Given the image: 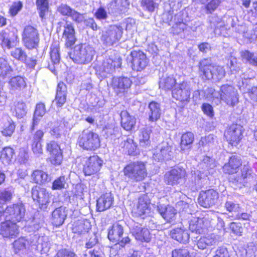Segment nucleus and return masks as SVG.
<instances>
[{"label": "nucleus", "mask_w": 257, "mask_h": 257, "mask_svg": "<svg viewBox=\"0 0 257 257\" xmlns=\"http://www.w3.org/2000/svg\"><path fill=\"white\" fill-rule=\"evenodd\" d=\"M121 59L119 58H116L114 60L111 58L105 59L102 63L101 69L103 73L106 74H111L115 69V68H119L121 64Z\"/></svg>", "instance_id": "nucleus-26"}, {"label": "nucleus", "mask_w": 257, "mask_h": 257, "mask_svg": "<svg viewBox=\"0 0 257 257\" xmlns=\"http://www.w3.org/2000/svg\"><path fill=\"white\" fill-rule=\"evenodd\" d=\"M25 213V206L22 202L10 204L5 208V219L19 222L24 218Z\"/></svg>", "instance_id": "nucleus-6"}, {"label": "nucleus", "mask_w": 257, "mask_h": 257, "mask_svg": "<svg viewBox=\"0 0 257 257\" xmlns=\"http://www.w3.org/2000/svg\"><path fill=\"white\" fill-rule=\"evenodd\" d=\"M172 96L180 101H189L190 88L187 82L183 81L176 85L172 90Z\"/></svg>", "instance_id": "nucleus-14"}, {"label": "nucleus", "mask_w": 257, "mask_h": 257, "mask_svg": "<svg viewBox=\"0 0 257 257\" xmlns=\"http://www.w3.org/2000/svg\"><path fill=\"white\" fill-rule=\"evenodd\" d=\"M170 236L177 241L186 243L189 241L190 236L188 231L184 227H175L170 231Z\"/></svg>", "instance_id": "nucleus-25"}, {"label": "nucleus", "mask_w": 257, "mask_h": 257, "mask_svg": "<svg viewBox=\"0 0 257 257\" xmlns=\"http://www.w3.org/2000/svg\"><path fill=\"white\" fill-rule=\"evenodd\" d=\"M84 25L88 27L93 31H97L98 29V26L95 23L94 20L92 18H84V21L83 22Z\"/></svg>", "instance_id": "nucleus-64"}, {"label": "nucleus", "mask_w": 257, "mask_h": 257, "mask_svg": "<svg viewBox=\"0 0 257 257\" xmlns=\"http://www.w3.org/2000/svg\"><path fill=\"white\" fill-rule=\"evenodd\" d=\"M123 148L129 155L135 156L138 154L137 145L133 139H127L124 141Z\"/></svg>", "instance_id": "nucleus-47"}, {"label": "nucleus", "mask_w": 257, "mask_h": 257, "mask_svg": "<svg viewBox=\"0 0 257 257\" xmlns=\"http://www.w3.org/2000/svg\"><path fill=\"white\" fill-rule=\"evenodd\" d=\"M103 161L96 155L90 156L84 165L83 172L85 175H91L99 171Z\"/></svg>", "instance_id": "nucleus-17"}, {"label": "nucleus", "mask_w": 257, "mask_h": 257, "mask_svg": "<svg viewBox=\"0 0 257 257\" xmlns=\"http://www.w3.org/2000/svg\"><path fill=\"white\" fill-rule=\"evenodd\" d=\"M73 10L69 6L63 4L58 6L57 8V11L58 13L63 16L67 17H70Z\"/></svg>", "instance_id": "nucleus-55"}, {"label": "nucleus", "mask_w": 257, "mask_h": 257, "mask_svg": "<svg viewBox=\"0 0 257 257\" xmlns=\"http://www.w3.org/2000/svg\"><path fill=\"white\" fill-rule=\"evenodd\" d=\"M225 207L226 208L227 211L233 212L232 215L233 214H235L236 213L238 212L240 209L238 204H235L231 201H226V202L225 204Z\"/></svg>", "instance_id": "nucleus-61"}, {"label": "nucleus", "mask_w": 257, "mask_h": 257, "mask_svg": "<svg viewBox=\"0 0 257 257\" xmlns=\"http://www.w3.org/2000/svg\"><path fill=\"white\" fill-rule=\"evenodd\" d=\"M46 151L50 154V161L54 165H59L63 160L62 151L60 146L54 141H51L46 144Z\"/></svg>", "instance_id": "nucleus-13"}, {"label": "nucleus", "mask_w": 257, "mask_h": 257, "mask_svg": "<svg viewBox=\"0 0 257 257\" xmlns=\"http://www.w3.org/2000/svg\"><path fill=\"white\" fill-rule=\"evenodd\" d=\"M69 17L76 23L81 24L84 21L85 17V14H81L74 9Z\"/></svg>", "instance_id": "nucleus-58"}, {"label": "nucleus", "mask_w": 257, "mask_h": 257, "mask_svg": "<svg viewBox=\"0 0 257 257\" xmlns=\"http://www.w3.org/2000/svg\"><path fill=\"white\" fill-rule=\"evenodd\" d=\"M7 121L4 124L2 133L5 136H11L14 132L15 125L11 118L7 117Z\"/></svg>", "instance_id": "nucleus-48"}, {"label": "nucleus", "mask_w": 257, "mask_h": 257, "mask_svg": "<svg viewBox=\"0 0 257 257\" xmlns=\"http://www.w3.org/2000/svg\"><path fill=\"white\" fill-rule=\"evenodd\" d=\"M212 73L213 75L212 79L219 80L222 79L225 76V71L223 67L214 65Z\"/></svg>", "instance_id": "nucleus-53"}, {"label": "nucleus", "mask_w": 257, "mask_h": 257, "mask_svg": "<svg viewBox=\"0 0 257 257\" xmlns=\"http://www.w3.org/2000/svg\"><path fill=\"white\" fill-rule=\"evenodd\" d=\"M11 55L16 59L26 63L28 56L26 52L22 48H15L11 52Z\"/></svg>", "instance_id": "nucleus-46"}, {"label": "nucleus", "mask_w": 257, "mask_h": 257, "mask_svg": "<svg viewBox=\"0 0 257 257\" xmlns=\"http://www.w3.org/2000/svg\"><path fill=\"white\" fill-rule=\"evenodd\" d=\"M123 28L119 26H110L102 32L101 41L106 46H111L118 42L122 37Z\"/></svg>", "instance_id": "nucleus-5"}, {"label": "nucleus", "mask_w": 257, "mask_h": 257, "mask_svg": "<svg viewBox=\"0 0 257 257\" xmlns=\"http://www.w3.org/2000/svg\"><path fill=\"white\" fill-rule=\"evenodd\" d=\"M131 84L132 81L127 77H113L112 79V87L117 95L125 92Z\"/></svg>", "instance_id": "nucleus-19"}, {"label": "nucleus", "mask_w": 257, "mask_h": 257, "mask_svg": "<svg viewBox=\"0 0 257 257\" xmlns=\"http://www.w3.org/2000/svg\"><path fill=\"white\" fill-rule=\"evenodd\" d=\"M9 88L13 91H20L26 86V83L24 78L17 76L13 77L9 81Z\"/></svg>", "instance_id": "nucleus-37"}, {"label": "nucleus", "mask_w": 257, "mask_h": 257, "mask_svg": "<svg viewBox=\"0 0 257 257\" xmlns=\"http://www.w3.org/2000/svg\"><path fill=\"white\" fill-rule=\"evenodd\" d=\"M14 150L10 147H6L1 152V159L4 163L9 164L14 156Z\"/></svg>", "instance_id": "nucleus-45"}, {"label": "nucleus", "mask_w": 257, "mask_h": 257, "mask_svg": "<svg viewBox=\"0 0 257 257\" xmlns=\"http://www.w3.org/2000/svg\"><path fill=\"white\" fill-rule=\"evenodd\" d=\"M77 143L81 148L86 150H95L100 145L98 134L88 130L82 132L79 136Z\"/></svg>", "instance_id": "nucleus-4"}, {"label": "nucleus", "mask_w": 257, "mask_h": 257, "mask_svg": "<svg viewBox=\"0 0 257 257\" xmlns=\"http://www.w3.org/2000/svg\"><path fill=\"white\" fill-rule=\"evenodd\" d=\"M152 132L151 127L143 128L141 131L139 136L140 145L141 146L146 148L151 144L150 135Z\"/></svg>", "instance_id": "nucleus-39"}, {"label": "nucleus", "mask_w": 257, "mask_h": 257, "mask_svg": "<svg viewBox=\"0 0 257 257\" xmlns=\"http://www.w3.org/2000/svg\"><path fill=\"white\" fill-rule=\"evenodd\" d=\"M218 197V192L213 189L201 191L198 197V203L203 207H210L217 203Z\"/></svg>", "instance_id": "nucleus-12"}, {"label": "nucleus", "mask_w": 257, "mask_h": 257, "mask_svg": "<svg viewBox=\"0 0 257 257\" xmlns=\"http://www.w3.org/2000/svg\"><path fill=\"white\" fill-rule=\"evenodd\" d=\"M39 40V34L36 28L30 25L25 27L22 34V41L26 47L29 49L36 48Z\"/></svg>", "instance_id": "nucleus-7"}, {"label": "nucleus", "mask_w": 257, "mask_h": 257, "mask_svg": "<svg viewBox=\"0 0 257 257\" xmlns=\"http://www.w3.org/2000/svg\"><path fill=\"white\" fill-rule=\"evenodd\" d=\"M157 211L165 220L169 222L174 220L177 213L173 207L170 205L166 206L164 204L158 205Z\"/></svg>", "instance_id": "nucleus-23"}, {"label": "nucleus", "mask_w": 257, "mask_h": 257, "mask_svg": "<svg viewBox=\"0 0 257 257\" xmlns=\"http://www.w3.org/2000/svg\"><path fill=\"white\" fill-rule=\"evenodd\" d=\"M254 175L250 167L248 164L244 165L241 169V175L236 179V181L244 185L245 183L253 180Z\"/></svg>", "instance_id": "nucleus-36"}, {"label": "nucleus", "mask_w": 257, "mask_h": 257, "mask_svg": "<svg viewBox=\"0 0 257 257\" xmlns=\"http://www.w3.org/2000/svg\"><path fill=\"white\" fill-rule=\"evenodd\" d=\"M67 86L63 82L57 85L56 94L54 101L57 107H61L66 102L67 96Z\"/></svg>", "instance_id": "nucleus-29"}, {"label": "nucleus", "mask_w": 257, "mask_h": 257, "mask_svg": "<svg viewBox=\"0 0 257 257\" xmlns=\"http://www.w3.org/2000/svg\"><path fill=\"white\" fill-rule=\"evenodd\" d=\"M194 140V135L191 132H187L181 137L180 148L184 153L188 154L192 148V144Z\"/></svg>", "instance_id": "nucleus-34"}, {"label": "nucleus", "mask_w": 257, "mask_h": 257, "mask_svg": "<svg viewBox=\"0 0 257 257\" xmlns=\"http://www.w3.org/2000/svg\"><path fill=\"white\" fill-rule=\"evenodd\" d=\"M225 137L232 146H237L242 138V127L237 124H232L225 133Z\"/></svg>", "instance_id": "nucleus-11"}, {"label": "nucleus", "mask_w": 257, "mask_h": 257, "mask_svg": "<svg viewBox=\"0 0 257 257\" xmlns=\"http://www.w3.org/2000/svg\"><path fill=\"white\" fill-rule=\"evenodd\" d=\"M31 195L34 201L38 203L41 209H47L50 203V194L45 188L34 187L31 190Z\"/></svg>", "instance_id": "nucleus-10"}, {"label": "nucleus", "mask_w": 257, "mask_h": 257, "mask_svg": "<svg viewBox=\"0 0 257 257\" xmlns=\"http://www.w3.org/2000/svg\"><path fill=\"white\" fill-rule=\"evenodd\" d=\"M240 55L246 63H248L253 66H257V56H255L253 53L245 50L240 52Z\"/></svg>", "instance_id": "nucleus-44"}, {"label": "nucleus", "mask_w": 257, "mask_h": 257, "mask_svg": "<svg viewBox=\"0 0 257 257\" xmlns=\"http://www.w3.org/2000/svg\"><path fill=\"white\" fill-rule=\"evenodd\" d=\"M113 202L114 198L111 192L102 194L97 200V210L101 212L110 208Z\"/></svg>", "instance_id": "nucleus-20"}, {"label": "nucleus", "mask_w": 257, "mask_h": 257, "mask_svg": "<svg viewBox=\"0 0 257 257\" xmlns=\"http://www.w3.org/2000/svg\"><path fill=\"white\" fill-rule=\"evenodd\" d=\"M123 173L125 176L134 182L142 181L147 176L146 165L142 162L130 163L124 168Z\"/></svg>", "instance_id": "nucleus-3"}, {"label": "nucleus", "mask_w": 257, "mask_h": 257, "mask_svg": "<svg viewBox=\"0 0 257 257\" xmlns=\"http://www.w3.org/2000/svg\"><path fill=\"white\" fill-rule=\"evenodd\" d=\"M214 65L211 64L208 59H204L200 62V75L203 79L210 80L213 78V71Z\"/></svg>", "instance_id": "nucleus-27"}, {"label": "nucleus", "mask_w": 257, "mask_h": 257, "mask_svg": "<svg viewBox=\"0 0 257 257\" xmlns=\"http://www.w3.org/2000/svg\"><path fill=\"white\" fill-rule=\"evenodd\" d=\"M208 220L206 218H194L189 222V229L192 232L200 234L208 227Z\"/></svg>", "instance_id": "nucleus-28"}, {"label": "nucleus", "mask_w": 257, "mask_h": 257, "mask_svg": "<svg viewBox=\"0 0 257 257\" xmlns=\"http://www.w3.org/2000/svg\"><path fill=\"white\" fill-rule=\"evenodd\" d=\"M172 257H190L188 249L178 248L173 250L172 252Z\"/></svg>", "instance_id": "nucleus-59"}, {"label": "nucleus", "mask_w": 257, "mask_h": 257, "mask_svg": "<svg viewBox=\"0 0 257 257\" xmlns=\"http://www.w3.org/2000/svg\"><path fill=\"white\" fill-rule=\"evenodd\" d=\"M148 109V114L149 121L154 122L160 118L162 110L159 103L152 101L149 104Z\"/></svg>", "instance_id": "nucleus-33"}, {"label": "nucleus", "mask_w": 257, "mask_h": 257, "mask_svg": "<svg viewBox=\"0 0 257 257\" xmlns=\"http://www.w3.org/2000/svg\"><path fill=\"white\" fill-rule=\"evenodd\" d=\"M121 117V124L126 131H131L135 127L136 119L131 115L126 110H122L120 114Z\"/></svg>", "instance_id": "nucleus-31"}, {"label": "nucleus", "mask_w": 257, "mask_h": 257, "mask_svg": "<svg viewBox=\"0 0 257 257\" xmlns=\"http://www.w3.org/2000/svg\"><path fill=\"white\" fill-rule=\"evenodd\" d=\"M176 80L173 76L163 77L159 82V87L166 91L171 90L176 87Z\"/></svg>", "instance_id": "nucleus-38"}, {"label": "nucleus", "mask_w": 257, "mask_h": 257, "mask_svg": "<svg viewBox=\"0 0 257 257\" xmlns=\"http://www.w3.org/2000/svg\"><path fill=\"white\" fill-rule=\"evenodd\" d=\"M67 211L66 207L64 206L56 208L52 213V223L56 226L62 225L67 217Z\"/></svg>", "instance_id": "nucleus-24"}, {"label": "nucleus", "mask_w": 257, "mask_h": 257, "mask_svg": "<svg viewBox=\"0 0 257 257\" xmlns=\"http://www.w3.org/2000/svg\"><path fill=\"white\" fill-rule=\"evenodd\" d=\"M215 137L213 135H209L208 136L202 137L199 142V145L202 147L210 146L214 143Z\"/></svg>", "instance_id": "nucleus-56"}, {"label": "nucleus", "mask_w": 257, "mask_h": 257, "mask_svg": "<svg viewBox=\"0 0 257 257\" xmlns=\"http://www.w3.org/2000/svg\"><path fill=\"white\" fill-rule=\"evenodd\" d=\"M131 232L135 238L141 242H148L151 239L150 230L138 223L135 224L132 227Z\"/></svg>", "instance_id": "nucleus-18"}, {"label": "nucleus", "mask_w": 257, "mask_h": 257, "mask_svg": "<svg viewBox=\"0 0 257 257\" xmlns=\"http://www.w3.org/2000/svg\"><path fill=\"white\" fill-rule=\"evenodd\" d=\"M90 222L87 219L78 220L72 225V230L74 233L78 234H85L91 229Z\"/></svg>", "instance_id": "nucleus-30"}, {"label": "nucleus", "mask_w": 257, "mask_h": 257, "mask_svg": "<svg viewBox=\"0 0 257 257\" xmlns=\"http://www.w3.org/2000/svg\"><path fill=\"white\" fill-rule=\"evenodd\" d=\"M221 0H211L205 6L207 14H211L214 12L221 3Z\"/></svg>", "instance_id": "nucleus-57"}, {"label": "nucleus", "mask_w": 257, "mask_h": 257, "mask_svg": "<svg viewBox=\"0 0 257 257\" xmlns=\"http://www.w3.org/2000/svg\"><path fill=\"white\" fill-rule=\"evenodd\" d=\"M242 164L241 159L239 156L232 155L229 161L223 167V171L225 173L233 174L237 172Z\"/></svg>", "instance_id": "nucleus-22"}, {"label": "nucleus", "mask_w": 257, "mask_h": 257, "mask_svg": "<svg viewBox=\"0 0 257 257\" xmlns=\"http://www.w3.org/2000/svg\"><path fill=\"white\" fill-rule=\"evenodd\" d=\"M32 149L36 155L40 156L43 154V149L41 142H32Z\"/></svg>", "instance_id": "nucleus-63"}, {"label": "nucleus", "mask_w": 257, "mask_h": 257, "mask_svg": "<svg viewBox=\"0 0 257 257\" xmlns=\"http://www.w3.org/2000/svg\"><path fill=\"white\" fill-rule=\"evenodd\" d=\"M32 177L35 183L43 184L51 180V177L47 173L41 170H35L33 172Z\"/></svg>", "instance_id": "nucleus-40"}, {"label": "nucleus", "mask_w": 257, "mask_h": 257, "mask_svg": "<svg viewBox=\"0 0 257 257\" xmlns=\"http://www.w3.org/2000/svg\"><path fill=\"white\" fill-rule=\"evenodd\" d=\"M46 112L45 105L43 103H38L36 106L34 115L42 117Z\"/></svg>", "instance_id": "nucleus-62"}, {"label": "nucleus", "mask_w": 257, "mask_h": 257, "mask_svg": "<svg viewBox=\"0 0 257 257\" xmlns=\"http://www.w3.org/2000/svg\"><path fill=\"white\" fill-rule=\"evenodd\" d=\"M95 54L93 47L86 44L76 45L69 53L70 58L77 64H87L92 60Z\"/></svg>", "instance_id": "nucleus-1"}, {"label": "nucleus", "mask_w": 257, "mask_h": 257, "mask_svg": "<svg viewBox=\"0 0 257 257\" xmlns=\"http://www.w3.org/2000/svg\"><path fill=\"white\" fill-rule=\"evenodd\" d=\"M123 234V226L119 223H115L109 229L107 236L111 241L123 247L130 243L131 239L128 236L122 237Z\"/></svg>", "instance_id": "nucleus-9"}, {"label": "nucleus", "mask_w": 257, "mask_h": 257, "mask_svg": "<svg viewBox=\"0 0 257 257\" xmlns=\"http://www.w3.org/2000/svg\"><path fill=\"white\" fill-rule=\"evenodd\" d=\"M29 244V241L25 237H20L15 240L13 243V247L15 252L18 253L21 250L26 249V246Z\"/></svg>", "instance_id": "nucleus-49"}, {"label": "nucleus", "mask_w": 257, "mask_h": 257, "mask_svg": "<svg viewBox=\"0 0 257 257\" xmlns=\"http://www.w3.org/2000/svg\"><path fill=\"white\" fill-rule=\"evenodd\" d=\"M65 177L61 176L55 179L52 184V189L53 190H61L65 188L66 184Z\"/></svg>", "instance_id": "nucleus-54"}, {"label": "nucleus", "mask_w": 257, "mask_h": 257, "mask_svg": "<svg viewBox=\"0 0 257 257\" xmlns=\"http://www.w3.org/2000/svg\"><path fill=\"white\" fill-rule=\"evenodd\" d=\"M171 155V148L167 143L162 144L154 154V158L159 161L170 159Z\"/></svg>", "instance_id": "nucleus-32"}, {"label": "nucleus", "mask_w": 257, "mask_h": 257, "mask_svg": "<svg viewBox=\"0 0 257 257\" xmlns=\"http://www.w3.org/2000/svg\"><path fill=\"white\" fill-rule=\"evenodd\" d=\"M132 60V68L137 71L144 69L148 64L146 55L141 51L134 50L131 54Z\"/></svg>", "instance_id": "nucleus-16"}, {"label": "nucleus", "mask_w": 257, "mask_h": 257, "mask_svg": "<svg viewBox=\"0 0 257 257\" xmlns=\"http://www.w3.org/2000/svg\"><path fill=\"white\" fill-rule=\"evenodd\" d=\"M186 176L185 169L182 167L177 166L165 173L164 181L167 185H177L182 183Z\"/></svg>", "instance_id": "nucleus-8"}, {"label": "nucleus", "mask_w": 257, "mask_h": 257, "mask_svg": "<svg viewBox=\"0 0 257 257\" xmlns=\"http://www.w3.org/2000/svg\"><path fill=\"white\" fill-rule=\"evenodd\" d=\"M36 4L39 16L41 21H43L46 19V14L49 12V1L48 0H36Z\"/></svg>", "instance_id": "nucleus-42"}, {"label": "nucleus", "mask_w": 257, "mask_h": 257, "mask_svg": "<svg viewBox=\"0 0 257 257\" xmlns=\"http://www.w3.org/2000/svg\"><path fill=\"white\" fill-rule=\"evenodd\" d=\"M208 92L212 95L213 98H216L217 101L220 102L221 100L228 105L234 106L238 102V94L235 88L231 85L224 84L220 88V99H218L217 93L214 89L208 88Z\"/></svg>", "instance_id": "nucleus-2"}, {"label": "nucleus", "mask_w": 257, "mask_h": 257, "mask_svg": "<svg viewBox=\"0 0 257 257\" xmlns=\"http://www.w3.org/2000/svg\"><path fill=\"white\" fill-rule=\"evenodd\" d=\"M15 222L4 220L0 224V234L4 237L14 238L19 233V226Z\"/></svg>", "instance_id": "nucleus-15"}, {"label": "nucleus", "mask_w": 257, "mask_h": 257, "mask_svg": "<svg viewBox=\"0 0 257 257\" xmlns=\"http://www.w3.org/2000/svg\"><path fill=\"white\" fill-rule=\"evenodd\" d=\"M141 5L144 10L149 12H153L157 7V4L154 0H142Z\"/></svg>", "instance_id": "nucleus-52"}, {"label": "nucleus", "mask_w": 257, "mask_h": 257, "mask_svg": "<svg viewBox=\"0 0 257 257\" xmlns=\"http://www.w3.org/2000/svg\"><path fill=\"white\" fill-rule=\"evenodd\" d=\"M50 57L54 64H57L60 60L58 44H53L51 47Z\"/></svg>", "instance_id": "nucleus-50"}, {"label": "nucleus", "mask_w": 257, "mask_h": 257, "mask_svg": "<svg viewBox=\"0 0 257 257\" xmlns=\"http://www.w3.org/2000/svg\"><path fill=\"white\" fill-rule=\"evenodd\" d=\"M13 114L17 117L21 118L23 117L27 113L26 105L23 102H15L11 108Z\"/></svg>", "instance_id": "nucleus-43"}, {"label": "nucleus", "mask_w": 257, "mask_h": 257, "mask_svg": "<svg viewBox=\"0 0 257 257\" xmlns=\"http://www.w3.org/2000/svg\"><path fill=\"white\" fill-rule=\"evenodd\" d=\"M23 8V3L21 1L14 3L11 6L9 12L12 16H16Z\"/></svg>", "instance_id": "nucleus-60"}, {"label": "nucleus", "mask_w": 257, "mask_h": 257, "mask_svg": "<svg viewBox=\"0 0 257 257\" xmlns=\"http://www.w3.org/2000/svg\"><path fill=\"white\" fill-rule=\"evenodd\" d=\"M150 204V202L147 195L141 196L138 199L135 213L140 217L145 215L147 211L149 209Z\"/></svg>", "instance_id": "nucleus-35"}, {"label": "nucleus", "mask_w": 257, "mask_h": 257, "mask_svg": "<svg viewBox=\"0 0 257 257\" xmlns=\"http://www.w3.org/2000/svg\"><path fill=\"white\" fill-rule=\"evenodd\" d=\"M75 31L73 25L71 23L66 22L64 26L63 38L65 41V45L70 47L76 42Z\"/></svg>", "instance_id": "nucleus-21"}, {"label": "nucleus", "mask_w": 257, "mask_h": 257, "mask_svg": "<svg viewBox=\"0 0 257 257\" xmlns=\"http://www.w3.org/2000/svg\"><path fill=\"white\" fill-rule=\"evenodd\" d=\"M209 26L211 29L215 30L217 28H219L223 26V23L221 18L216 15H212L209 17Z\"/></svg>", "instance_id": "nucleus-51"}, {"label": "nucleus", "mask_w": 257, "mask_h": 257, "mask_svg": "<svg viewBox=\"0 0 257 257\" xmlns=\"http://www.w3.org/2000/svg\"><path fill=\"white\" fill-rule=\"evenodd\" d=\"M13 72V69L9 61L0 57V77L4 79L11 75Z\"/></svg>", "instance_id": "nucleus-41"}]
</instances>
